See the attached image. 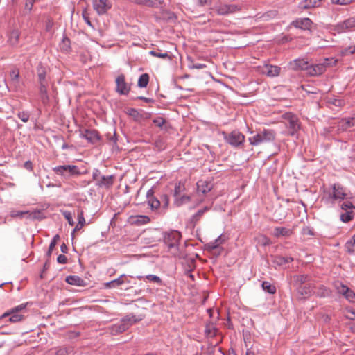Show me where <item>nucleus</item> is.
<instances>
[{
  "label": "nucleus",
  "mask_w": 355,
  "mask_h": 355,
  "mask_svg": "<svg viewBox=\"0 0 355 355\" xmlns=\"http://www.w3.org/2000/svg\"><path fill=\"white\" fill-rule=\"evenodd\" d=\"M182 238L181 233L177 230L166 232L163 234L162 240L159 242L163 243L164 249L173 257H182L180 250V241Z\"/></svg>",
  "instance_id": "f257e3e1"
},
{
  "label": "nucleus",
  "mask_w": 355,
  "mask_h": 355,
  "mask_svg": "<svg viewBox=\"0 0 355 355\" xmlns=\"http://www.w3.org/2000/svg\"><path fill=\"white\" fill-rule=\"evenodd\" d=\"M173 129L170 121L163 116H157V149L165 148V143Z\"/></svg>",
  "instance_id": "f03ea898"
},
{
  "label": "nucleus",
  "mask_w": 355,
  "mask_h": 355,
  "mask_svg": "<svg viewBox=\"0 0 355 355\" xmlns=\"http://www.w3.org/2000/svg\"><path fill=\"white\" fill-rule=\"evenodd\" d=\"M276 132L272 129H263L256 135L250 137L248 141L252 146H259L263 143L272 142L275 140Z\"/></svg>",
  "instance_id": "7ed1b4c3"
},
{
  "label": "nucleus",
  "mask_w": 355,
  "mask_h": 355,
  "mask_svg": "<svg viewBox=\"0 0 355 355\" xmlns=\"http://www.w3.org/2000/svg\"><path fill=\"white\" fill-rule=\"evenodd\" d=\"M141 320V318H136L135 316H127L122 319L119 323L112 325L110 328V333L112 334L122 333Z\"/></svg>",
  "instance_id": "20e7f679"
},
{
  "label": "nucleus",
  "mask_w": 355,
  "mask_h": 355,
  "mask_svg": "<svg viewBox=\"0 0 355 355\" xmlns=\"http://www.w3.org/2000/svg\"><path fill=\"white\" fill-rule=\"evenodd\" d=\"M225 141L234 148H240L245 141V135L238 130H233L227 134L223 132Z\"/></svg>",
  "instance_id": "39448f33"
},
{
  "label": "nucleus",
  "mask_w": 355,
  "mask_h": 355,
  "mask_svg": "<svg viewBox=\"0 0 355 355\" xmlns=\"http://www.w3.org/2000/svg\"><path fill=\"white\" fill-rule=\"evenodd\" d=\"M53 171L58 175L68 179L71 176L80 174L78 168L75 165H63L54 167Z\"/></svg>",
  "instance_id": "423d86ee"
},
{
  "label": "nucleus",
  "mask_w": 355,
  "mask_h": 355,
  "mask_svg": "<svg viewBox=\"0 0 355 355\" xmlns=\"http://www.w3.org/2000/svg\"><path fill=\"white\" fill-rule=\"evenodd\" d=\"M27 304H19L8 311L5 312L2 315L1 318L10 317L8 320L11 322H17L24 318V316L19 313V312L26 309Z\"/></svg>",
  "instance_id": "0eeeda50"
},
{
  "label": "nucleus",
  "mask_w": 355,
  "mask_h": 355,
  "mask_svg": "<svg viewBox=\"0 0 355 355\" xmlns=\"http://www.w3.org/2000/svg\"><path fill=\"white\" fill-rule=\"evenodd\" d=\"M284 119L288 121L286 127L289 130V135L295 136L301 128L299 119L291 113L286 114Z\"/></svg>",
  "instance_id": "6e6552de"
},
{
  "label": "nucleus",
  "mask_w": 355,
  "mask_h": 355,
  "mask_svg": "<svg viewBox=\"0 0 355 355\" xmlns=\"http://www.w3.org/2000/svg\"><path fill=\"white\" fill-rule=\"evenodd\" d=\"M259 73L268 77H277L280 74L281 68L276 65L266 64L258 67Z\"/></svg>",
  "instance_id": "1a4fd4ad"
},
{
  "label": "nucleus",
  "mask_w": 355,
  "mask_h": 355,
  "mask_svg": "<svg viewBox=\"0 0 355 355\" xmlns=\"http://www.w3.org/2000/svg\"><path fill=\"white\" fill-rule=\"evenodd\" d=\"M355 28V16L349 17L342 22L337 24L334 30L338 33L350 31Z\"/></svg>",
  "instance_id": "9d476101"
},
{
  "label": "nucleus",
  "mask_w": 355,
  "mask_h": 355,
  "mask_svg": "<svg viewBox=\"0 0 355 355\" xmlns=\"http://www.w3.org/2000/svg\"><path fill=\"white\" fill-rule=\"evenodd\" d=\"M240 10L241 7L235 4H220L216 7V11L219 15L232 14Z\"/></svg>",
  "instance_id": "9b49d317"
},
{
  "label": "nucleus",
  "mask_w": 355,
  "mask_h": 355,
  "mask_svg": "<svg viewBox=\"0 0 355 355\" xmlns=\"http://www.w3.org/2000/svg\"><path fill=\"white\" fill-rule=\"evenodd\" d=\"M333 193L330 194L329 198L327 200L328 202L333 204L336 200H343L346 197L345 189L339 184H334L332 187Z\"/></svg>",
  "instance_id": "f8f14e48"
},
{
  "label": "nucleus",
  "mask_w": 355,
  "mask_h": 355,
  "mask_svg": "<svg viewBox=\"0 0 355 355\" xmlns=\"http://www.w3.org/2000/svg\"><path fill=\"white\" fill-rule=\"evenodd\" d=\"M328 59L326 60L324 63H320L313 65L308 66V69H306L307 73L311 76H315L322 74L325 71L327 67L329 64L327 63Z\"/></svg>",
  "instance_id": "ddd939ff"
},
{
  "label": "nucleus",
  "mask_w": 355,
  "mask_h": 355,
  "mask_svg": "<svg viewBox=\"0 0 355 355\" xmlns=\"http://www.w3.org/2000/svg\"><path fill=\"white\" fill-rule=\"evenodd\" d=\"M92 2L94 9L98 15L105 14L112 7L109 0H93Z\"/></svg>",
  "instance_id": "4468645a"
},
{
  "label": "nucleus",
  "mask_w": 355,
  "mask_h": 355,
  "mask_svg": "<svg viewBox=\"0 0 355 355\" xmlns=\"http://www.w3.org/2000/svg\"><path fill=\"white\" fill-rule=\"evenodd\" d=\"M313 24V21L309 18L307 17L297 19L293 21L291 23V25L293 26L294 27L304 31L311 30Z\"/></svg>",
  "instance_id": "2eb2a0df"
},
{
  "label": "nucleus",
  "mask_w": 355,
  "mask_h": 355,
  "mask_svg": "<svg viewBox=\"0 0 355 355\" xmlns=\"http://www.w3.org/2000/svg\"><path fill=\"white\" fill-rule=\"evenodd\" d=\"M80 137L85 138L92 144H96L100 139L98 132L95 130H84L80 132Z\"/></svg>",
  "instance_id": "dca6fc26"
},
{
  "label": "nucleus",
  "mask_w": 355,
  "mask_h": 355,
  "mask_svg": "<svg viewBox=\"0 0 355 355\" xmlns=\"http://www.w3.org/2000/svg\"><path fill=\"white\" fill-rule=\"evenodd\" d=\"M291 69L293 71H306L309 66V62L304 59H295L291 61L288 64Z\"/></svg>",
  "instance_id": "f3484780"
},
{
  "label": "nucleus",
  "mask_w": 355,
  "mask_h": 355,
  "mask_svg": "<svg viewBox=\"0 0 355 355\" xmlns=\"http://www.w3.org/2000/svg\"><path fill=\"white\" fill-rule=\"evenodd\" d=\"M336 288L338 293L342 294L347 300L349 302H354L355 293L347 286L340 284L339 286L336 287Z\"/></svg>",
  "instance_id": "a211bd4d"
},
{
  "label": "nucleus",
  "mask_w": 355,
  "mask_h": 355,
  "mask_svg": "<svg viewBox=\"0 0 355 355\" xmlns=\"http://www.w3.org/2000/svg\"><path fill=\"white\" fill-rule=\"evenodd\" d=\"M314 288L315 285L312 283H309L302 286H299L297 288V291L302 297L306 298L313 293Z\"/></svg>",
  "instance_id": "6ab92c4d"
},
{
  "label": "nucleus",
  "mask_w": 355,
  "mask_h": 355,
  "mask_svg": "<svg viewBox=\"0 0 355 355\" xmlns=\"http://www.w3.org/2000/svg\"><path fill=\"white\" fill-rule=\"evenodd\" d=\"M116 91L121 94H126L130 90V87L125 81L123 75L119 76L116 79Z\"/></svg>",
  "instance_id": "aec40b11"
},
{
  "label": "nucleus",
  "mask_w": 355,
  "mask_h": 355,
  "mask_svg": "<svg viewBox=\"0 0 355 355\" xmlns=\"http://www.w3.org/2000/svg\"><path fill=\"white\" fill-rule=\"evenodd\" d=\"M213 188V184L211 181L200 180L197 182V191L203 195L210 191Z\"/></svg>",
  "instance_id": "412c9836"
},
{
  "label": "nucleus",
  "mask_w": 355,
  "mask_h": 355,
  "mask_svg": "<svg viewBox=\"0 0 355 355\" xmlns=\"http://www.w3.org/2000/svg\"><path fill=\"white\" fill-rule=\"evenodd\" d=\"M210 209L209 207H205L203 209L198 210L195 214H193L189 219V223L191 226L194 228L198 221L201 219L205 212Z\"/></svg>",
  "instance_id": "4be33fe9"
},
{
  "label": "nucleus",
  "mask_w": 355,
  "mask_h": 355,
  "mask_svg": "<svg viewBox=\"0 0 355 355\" xmlns=\"http://www.w3.org/2000/svg\"><path fill=\"white\" fill-rule=\"evenodd\" d=\"M322 0H303L299 4V8L302 10H309L319 7Z\"/></svg>",
  "instance_id": "5701e85b"
},
{
  "label": "nucleus",
  "mask_w": 355,
  "mask_h": 355,
  "mask_svg": "<svg viewBox=\"0 0 355 355\" xmlns=\"http://www.w3.org/2000/svg\"><path fill=\"white\" fill-rule=\"evenodd\" d=\"M293 232L291 229L284 227H276L273 231L274 236L279 238L280 236L289 237L293 234Z\"/></svg>",
  "instance_id": "b1692460"
},
{
  "label": "nucleus",
  "mask_w": 355,
  "mask_h": 355,
  "mask_svg": "<svg viewBox=\"0 0 355 355\" xmlns=\"http://www.w3.org/2000/svg\"><path fill=\"white\" fill-rule=\"evenodd\" d=\"M150 218L147 216H143V215H136V216H131L128 218V221L132 224H146L148 223L150 221Z\"/></svg>",
  "instance_id": "393cba45"
},
{
  "label": "nucleus",
  "mask_w": 355,
  "mask_h": 355,
  "mask_svg": "<svg viewBox=\"0 0 355 355\" xmlns=\"http://www.w3.org/2000/svg\"><path fill=\"white\" fill-rule=\"evenodd\" d=\"M20 31L18 29L12 30L9 35L8 42L11 46H16L19 42Z\"/></svg>",
  "instance_id": "a878e982"
},
{
  "label": "nucleus",
  "mask_w": 355,
  "mask_h": 355,
  "mask_svg": "<svg viewBox=\"0 0 355 355\" xmlns=\"http://www.w3.org/2000/svg\"><path fill=\"white\" fill-rule=\"evenodd\" d=\"M293 279H294L295 284L297 288L299 286H302V285L306 284V283L307 284L310 283L311 278L309 275L303 274V275H295L293 277Z\"/></svg>",
  "instance_id": "bb28decb"
},
{
  "label": "nucleus",
  "mask_w": 355,
  "mask_h": 355,
  "mask_svg": "<svg viewBox=\"0 0 355 355\" xmlns=\"http://www.w3.org/2000/svg\"><path fill=\"white\" fill-rule=\"evenodd\" d=\"M35 213H31L29 211L13 210L10 212V216L12 218H35Z\"/></svg>",
  "instance_id": "cd10ccee"
},
{
  "label": "nucleus",
  "mask_w": 355,
  "mask_h": 355,
  "mask_svg": "<svg viewBox=\"0 0 355 355\" xmlns=\"http://www.w3.org/2000/svg\"><path fill=\"white\" fill-rule=\"evenodd\" d=\"M40 94L42 103L46 104L49 100L47 93V83L40 84Z\"/></svg>",
  "instance_id": "c85d7f7f"
},
{
  "label": "nucleus",
  "mask_w": 355,
  "mask_h": 355,
  "mask_svg": "<svg viewBox=\"0 0 355 355\" xmlns=\"http://www.w3.org/2000/svg\"><path fill=\"white\" fill-rule=\"evenodd\" d=\"M66 282L69 284L75 285V286H81L85 285L84 280L82 279L78 276H76V275H70V276L67 277Z\"/></svg>",
  "instance_id": "c756f323"
},
{
  "label": "nucleus",
  "mask_w": 355,
  "mask_h": 355,
  "mask_svg": "<svg viewBox=\"0 0 355 355\" xmlns=\"http://www.w3.org/2000/svg\"><path fill=\"white\" fill-rule=\"evenodd\" d=\"M37 73L38 76V81L40 84L47 83L46 78V70L42 65H39L37 69Z\"/></svg>",
  "instance_id": "7c9ffc66"
},
{
  "label": "nucleus",
  "mask_w": 355,
  "mask_h": 355,
  "mask_svg": "<svg viewBox=\"0 0 355 355\" xmlns=\"http://www.w3.org/2000/svg\"><path fill=\"white\" fill-rule=\"evenodd\" d=\"M126 279H127L126 276L125 275H122L118 279H116L113 281L106 283L105 286L107 288H115L116 286H119L123 284L125 282Z\"/></svg>",
  "instance_id": "2f4dec72"
},
{
  "label": "nucleus",
  "mask_w": 355,
  "mask_h": 355,
  "mask_svg": "<svg viewBox=\"0 0 355 355\" xmlns=\"http://www.w3.org/2000/svg\"><path fill=\"white\" fill-rule=\"evenodd\" d=\"M217 329L212 322L206 324L205 333L208 337H214L216 335Z\"/></svg>",
  "instance_id": "473e14b6"
},
{
  "label": "nucleus",
  "mask_w": 355,
  "mask_h": 355,
  "mask_svg": "<svg viewBox=\"0 0 355 355\" xmlns=\"http://www.w3.org/2000/svg\"><path fill=\"white\" fill-rule=\"evenodd\" d=\"M159 19L164 21H173L175 19V17L173 12L167 10H162L160 12Z\"/></svg>",
  "instance_id": "72a5a7b5"
},
{
  "label": "nucleus",
  "mask_w": 355,
  "mask_h": 355,
  "mask_svg": "<svg viewBox=\"0 0 355 355\" xmlns=\"http://www.w3.org/2000/svg\"><path fill=\"white\" fill-rule=\"evenodd\" d=\"M315 295L320 297H326L331 295V291L324 285H321L319 286Z\"/></svg>",
  "instance_id": "f704fd0d"
},
{
  "label": "nucleus",
  "mask_w": 355,
  "mask_h": 355,
  "mask_svg": "<svg viewBox=\"0 0 355 355\" xmlns=\"http://www.w3.org/2000/svg\"><path fill=\"white\" fill-rule=\"evenodd\" d=\"M345 250L349 254H354L355 252V239L352 237L345 244Z\"/></svg>",
  "instance_id": "c9c22d12"
},
{
  "label": "nucleus",
  "mask_w": 355,
  "mask_h": 355,
  "mask_svg": "<svg viewBox=\"0 0 355 355\" xmlns=\"http://www.w3.org/2000/svg\"><path fill=\"white\" fill-rule=\"evenodd\" d=\"M114 183V177L112 175L103 176L100 180L99 185L106 187H111Z\"/></svg>",
  "instance_id": "e433bc0d"
},
{
  "label": "nucleus",
  "mask_w": 355,
  "mask_h": 355,
  "mask_svg": "<svg viewBox=\"0 0 355 355\" xmlns=\"http://www.w3.org/2000/svg\"><path fill=\"white\" fill-rule=\"evenodd\" d=\"M224 242V239H222V236H219L214 241H211L207 244V249L209 250H213L217 248L220 244Z\"/></svg>",
  "instance_id": "4c0bfd02"
},
{
  "label": "nucleus",
  "mask_w": 355,
  "mask_h": 355,
  "mask_svg": "<svg viewBox=\"0 0 355 355\" xmlns=\"http://www.w3.org/2000/svg\"><path fill=\"white\" fill-rule=\"evenodd\" d=\"M262 288L270 294H275L276 293V287L275 285L268 282L264 281L261 284Z\"/></svg>",
  "instance_id": "58836bf2"
},
{
  "label": "nucleus",
  "mask_w": 355,
  "mask_h": 355,
  "mask_svg": "<svg viewBox=\"0 0 355 355\" xmlns=\"http://www.w3.org/2000/svg\"><path fill=\"white\" fill-rule=\"evenodd\" d=\"M157 58H160L166 61L170 62L172 60V55H171V52H168V51L163 52L160 49H157Z\"/></svg>",
  "instance_id": "ea45409f"
},
{
  "label": "nucleus",
  "mask_w": 355,
  "mask_h": 355,
  "mask_svg": "<svg viewBox=\"0 0 355 355\" xmlns=\"http://www.w3.org/2000/svg\"><path fill=\"white\" fill-rule=\"evenodd\" d=\"M149 82V76L147 73L142 74L137 83V85L139 87H146Z\"/></svg>",
  "instance_id": "a19ab883"
},
{
  "label": "nucleus",
  "mask_w": 355,
  "mask_h": 355,
  "mask_svg": "<svg viewBox=\"0 0 355 355\" xmlns=\"http://www.w3.org/2000/svg\"><path fill=\"white\" fill-rule=\"evenodd\" d=\"M354 218V213L352 211H346L340 215V220L344 223L351 221Z\"/></svg>",
  "instance_id": "79ce46f5"
},
{
  "label": "nucleus",
  "mask_w": 355,
  "mask_h": 355,
  "mask_svg": "<svg viewBox=\"0 0 355 355\" xmlns=\"http://www.w3.org/2000/svg\"><path fill=\"white\" fill-rule=\"evenodd\" d=\"M10 78H11L12 83L14 84V85L15 87H17V85L19 83V70L18 69L12 70L10 72Z\"/></svg>",
  "instance_id": "37998d69"
},
{
  "label": "nucleus",
  "mask_w": 355,
  "mask_h": 355,
  "mask_svg": "<svg viewBox=\"0 0 355 355\" xmlns=\"http://www.w3.org/2000/svg\"><path fill=\"white\" fill-rule=\"evenodd\" d=\"M185 190V186L184 184L182 182H179L177 183L175 186L174 189V196L175 197H178L179 195H180Z\"/></svg>",
  "instance_id": "c03bdc74"
},
{
  "label": "nucleus",
  "mask_w": 355,
  "mask_h": 355,
  "mask_svg": "<svg viewBox=\"0 0 355 355\" xmlns=\"http://www.w3.org/2000/svg\"><path fill=\"white\" fill-rule=\"evenodd\" d=\"M169 199L167 195H162L160 197V200L157 199V209L159 206H161V203L163 202V207L166 208L168 205Z\"/></svg>",
  "instance_id": "a18cd8bd"
},
{
  "label": "nucleus",
  "mask_w": 355,
  "mask_h": 355,
  "mask_svg": "<svg viewBox=\"0 0 355 355\" xmlns=\"http://www.w3.org/2000/svg\"><path fill=\"white\" fill-rule=\"evenodd\" d=\"M258 243L263 246L269 245L271 244L270 239L266 235H260L257 238Z\"/></svg>",
  "instance_id": "49530a36"
},
{
  "label": "nucleus",
  "mask_w": 355,
  "mask_h": 355,
  "mask_svg": "<svg viewBox=\"0 0 355 355\" xmlns=\"http://www.w3.org/2000/svg\"><path fill=\"white\" fill-rule=\"evenodd\" d=\"M276 257V262L279 265H282L285 263H290L293 261V259L292 257H284L282 256H277Z\"/></svg>",
  "instance_id": "de8ad7c7"
},
{
  "label": "nucleus",
  "mask_w": 355,
  "mask_h": 355,
  "mask_svg": "<svg viewBox=\"0 0 355 355\" xmlns=\"http://www.w3.org/2000/svg\"><path fill=\"white\" fill-rule=\"evenodd\" d=\"M342 121L344 123L345 128L353 127L355 125V116L351 118L343 119Z\"/></svg>",
  "instance_id": "09e8293b"
},
{
  "label": "nucleus",
  "mask_w": 355,
  "mask_h": 355,
  "mask_svg": "<svg viewBox=\"0 0 355 355\" xmlns=\"http://www.w3.org/2000/svg\"><path fill=\"white\" fill-rule=\"evenodd\" d=\"M190 196H182L181 197H176V203L178 205H182L184 203L188 202L190 201Z\"/></svg>",
  "instance_id": "8fccbe9b"
},
{
  "label": "nucleus",
  "mask_w": 355,
  "mask_h": 355,
  "mask_svg": "<svg viewBox=\"0 0 355 355\" xmlns=\"http://www.w3.org/2000/svg\"><path fill=\"white\" fill-rule=\"evenodd\" d=\"M53 351H54L55 355H67L69 353V349L66 347L55 348L51 352H53Z\"/></svg>",
  "instance_id": "3c124183"
},
{
  "label": "nucleus",
  "mask_w": 355,
  "mask_h": 355,
  "mask_svg": "<svg viewBox=\"0 0 355 355\" xmlns=\"http://www.w3.org/2000/svg\"><path fill=\"white\" fill-rule=\"evenodd\" d=\"M78 224L80 225V226H84L86 223L85 219L84 218L83 211L80 209L78 210Z\"/></svg>",
  "instance_id": "603ef678"
},
{
  "label": "nucleus",
  "mask_w": 355,
  "mask_h": 355,
  "mask_svg": "<svg viewBox=\"0 0 355 355\" xmlns=\"http://www.w3.org/2000/svg\"><path fill=\"white\" fill-rule=\"evenodd\" d=\"M355 53V46H349L347 48H345V49L342 50L341 55L343 56L352 55Z\"/></svg>",
  "instance_id": "864d4df0"
},
{
  "label": "nucleus",
  "mask_w": 355,
  "mask_h": 355,
  "mask_svg": "<svg viewBox=\"0 0 355 355\" xmlns=\"http://www.w3.org/2000/svg\"><path fill=\"white\" fill-rule=\"evenodd\" d=\"M62 214H63L64 217L66 218V220L68 221L69 224L70 225L73 226L75 223L73 220L72 214L68 211H63Z\"/></svg>",
  "instance_id": "5fc2aeb1"
},
{
  "label": "nucleus",
  "mask_w": 355,
  "mask_h": 355,
  "mask_svg": "<svg viewBox=\"0 0 355 355\" xmlns=\"http://www.w3.org/2000/svg\"><path fill=\"white\" fill-rule=\"evenodd\" d=\"M153 193H154L153 189H150L147 192V197L148 198V205L150 206L151 209H153V207H154V205H154V200H153V199L151 198L153 197Z\"/></svg>",
  "instance_id": "6e6d98bb"
},
{
  "label": "nucleus",
  "mask_w": 355,
  "mask_h": 355,
  "mask_svg": "<svg viewBox=\"0 0 355 355\" xmlns=\"http://www.w3.org/2000/svg\"><path fill=\"white\" fill-rule=\"evenodd\" d=\"M354 0H331V3L337 5H348Z\"/></svg>",
  "instance_id": "4d7b16f0"
},
{
  "label": "nucleus",
  "mask_w": 355,
  "mask_h": 355,
  "mask_svg": "<svg viewBox=\"0 0 355 355\" xmlns=\"http://www.w3.org/2000/svg\"><path fill=\"white\" fill-rule=\"evenodd\" d=\"M18 116L24 123L27 122L29 119V114L25 112H19Z\"/></svg>",
  "instance_id": "13d9d810"
},
{
  "label": "nucleus",
  "mask_w": 355,
  "mask_h": 355,
  "mask_svg": "<svg viewBox=\"0 0 355 355\" xmlns=\"http://www.w3.org/2000/svg\"><path fill=\"white\" fill-rule=\"evenodd\" d=\"M352 203L350 201H345L341 205V208L343 210L348 211V209L354 208Z\"/></svg>",
  "instance_id": "bf43d9fd"
},
{
  "label": "nucleus",
  "mask_w": 355,
  "mask_h": 355,
  "mask_svg": "<svg viewBox=\"0 0 355 355\" xmlns=\"http://www.w3.org/2000/svg\"><path fill=\"white\" fill-rule=\"evenodd\" d=\"M57 261L59 263L64 264L67 261V258L65 255L60 254L57 258Z\"/></svg>",
  "instance_id": "052dcab7"
},
{
  "label": "nucleus",
  "mask_w": 355,
  "mask_h": 355,
  "mask_svg": "<svg viewBox=\"0 0 355 355\" xmlns=\"http://www.w3.org/2000/svg\"><path fill=\"white\" fill-rule=\"evenodd\" d=\"M206 67V65L205 64H193L189 66V69H201Z\"/></svg>",
  "instance_id": "680f3d73"
},
{
  "label": "nucleus",
  "mask_w": 355,
  "mask_h": 355,
  "mask_svg": "<svg viewBox=\"0 0 355 355\" xmlns=\"http://www.w3.org/2000/svg\"><path fill=\"white\" fill-rule=\"evenodd\" d=\"M198 3L200 6H204L211 3V0H198Z\"/></svg>",
  "instance_id": "e2e57ef3"
},
{
  "label": "nucleus",
  "mask_w": 355,
  "mask_h": 355,
  "mask_svg": "<svg viewBox=\"0 0 355 355\" xmlns=\"http://www.w3.org/2000/svg\"><path fill=\"white\" fill-rule=\"evenodd\" d=\"M24 168L28 171L33 170V164L31 161H27L24 163Z\"/></svg>",
  "instance_id": "0e129e2a"
},
{
  "label": "nucleus",
  "mask_w": 355,
  "mask_h": 355,
  "mask_svg": "<svg viewBox=\"0 0 355 355\" xmlns=\"http://www.w3.org/2000/svg\"><path fill=\"white\" fill-rule=\"evenodd\" d=\"M33 0H28L26 3V8H27L28 10H31L32 9V7L33 6Z\"/></svg>",
  "instance_id": "69168bd1"
},
{
  "label": "nucleus",
  "mask_w": 355,
  "mask_h": 355,
  "mask_svg": "<svg viewBox=\"0 0 355 355\" xmlns=\"http://www.w3.org/2000/svg\"><path fill=\"white\" fill-rule=\"evenodd\" d=\"M137 3H144L147 6H153V1L151 0H139Z\"/></svg>",
  "instance_id": "338daca9"
},
{
  "label": "nucleus",
  "mask_w": 355,
  "mask_h": 355,
  "mask_svg": "<svg viewBox=\"0 0 355 355\" xmlns=\"http://www.w3.org/2000/svg\"><path fill=\"white\" fill-rule=\"evenodd\" d=\"M322 320L324 322L327 323V322H329L330 321V317H329L328 315L323 314V315H322Z\"/></svg>",
  "instance_id": "774afa93"
}]
</instances>
